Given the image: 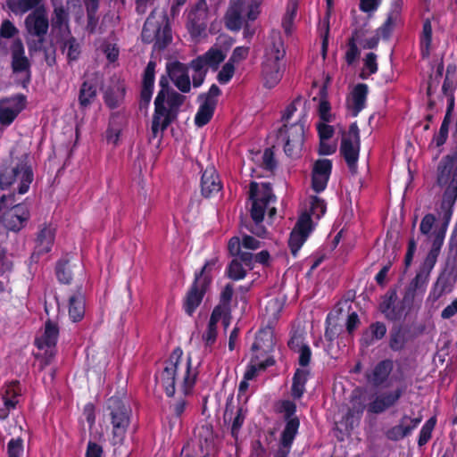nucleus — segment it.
Returning <instances> with one entry per match:
<instances>
[{
	"instance_id": "nucleus-1",
	"label": "nucleus",
	"mask_w": 457,
	"mask_h": 457,
	"mask_svg": "<svg viewBox=\"0 0 457 457\" xmlns=\"http://www.w3.org/2000/svg\"><path fill=\"white\" fill-rule=\"evenodd\" d=\"M198 377L197 368H192V357L187 354L183 359V350L177 346L171 352L169 359L165 361V367L161 373V385L168 397H173L176 386L179 392L183 395L170 405V410L177 418L184 413L187 401L185 396L190 395L196 383Z\"/></svg>"
},
{
	"instance_id": "nucleus-2",
	"label": "nucleus",
	"mask_w": 457,
	"mask_h": 457,
	"mask_svg": "<svg viewBox=\"0 0 457 457\" xmlns=\"http://www.w3.org/2000/svg\"><path fill=\"white\" fill-rule=\"evenodd\" d=\"M160 90L154 99V111L152 118L151 132L153 137L162 133L178 118L179 108L184 104L186 96L170 87L167 76L159 79Z\"/></svg>"
},
{
	"instance_id": "nucleus-3",
	"label": "nucleus",
	"mask_w": 457,
	"mask_h": 457,
	"mask_svg": "<svg viewBox=\"0 0 457 457\" xmlns=\"http://www.w3.org/2000/svg\"><path fill=\"white\" fill-rule=\"evenodd\" d=\"M299 102L298 97L287 105L281 115L283 125L276 132L277 141L283 145L285 154L294 159L301 155L304 143L306 114H303L295 122L288 124L297 110L296 104Z\"/></svg>"
},
{
	"instance_id": "nucleus-4",
	"label": "nucleus",
	"mask_w": 457,
	"mask_h": 457,
	"mask_svg": "<svg viewBox=\"0 0 457 457\" xmlns=\"http://www.w3.org/2000/svg\"><path fill=\"white\" fill-rule=\"evenodd\" d=\"M103 416L111 430L110 444L112 446L124 445L133 417L131 407L120 396L112 395L104 404Z\"/></svg>"
},
{
	"instance_id": "nucleus-5",
	"label": "nucleus",
	"mask_w": 457,
	"mask_h": 457,
	"mask_svg": "<svg viewBox=\"0 0 457 457\" xmlns=\"http://www.w3.org/2000/svg\"><path fill=\"white\" fill-rule=\"evenodd\" d=\"M286 48L279 32H272L270 44L266 47L262 63L264 87L273 88L281 80L285 69Z\"/></svg>"
},
{
	"instance_id": "nucleus-6",
	"label": "nucleus",
	"mask_w": 457,
	"mask_h": 457,
	"mask_svg": "<svg viewBox=\"0 0 457 457\" xmlns=\"http://www.w3.org/2000/svg\"><path fill=\"white\" fill-rule=\"evenodd\" d=\"M249 201L250 216L253 224L247 228L253 235L262 237L267 233L266 228L262 225L265 212L270 203L276 201L272 185L270 182H262L259 186L257 182L252 181L249 187Z\"/></svg>"
},
{
	"instance_id": "nucleus-7",
	"label": "nucleus",
	"mask_w": 457,
	"mask_h": 457,
	"mask_svg": "<svg viewBox=\"0 0 457 457\" xmlns=\"http://www.w3.org/2000/svg\"><path fill=\"white\" fill-rule=\"evenodd\" d=\"M219 262L218 257L204 262V266L194 274V280L183 298V310L192 316L203 302L212 283V271Z\"/></svg>"
},
{
	"instance_id": "nucleus-8",
	"label": "nucleus",
	"mask_w": 457,
	"mask_h": 457,
	"mask_svg": "<svg viewBox=\"0 0 457 457\" xmlns=\"http://www.w3.org/2000/svg\"><path fill=\"white\" fill-rule=\"evenodd\" d=\"M260 14L258 0H234L224 15L225 27L233 32H238L244 23L255 21Z\"/></svg>"
},
{
	"instance_id": "nucleus-9",
	"label": "nucleus",
	"mask_w": 457,
	"mask_h": 457,
	"mask_svg": "<svg viewBox=\"0 0 457 457\" xmlns=\"http://www.w3.org/2000/svg\"><path fill=\"white\" fill-rule=\"evenodd\" d=\"M33 177L32 169L25 161L12 162L0 169V188L6 190L19 181L18 193L24 195L29 191Z\"/></svg>"
},
{
	"instance_id": "nucleus-10",
	"label": "nucleus",
	"mask_w": 457,
	"mask_h": 457,
	"mask_svg": "<svg viewBox=\"0 0 457 457\" xmlns=\"http://www.w3.org/2000/svg\"><path fill=\"white\" fill-rule=\"evenodd\" d=\"M361 148L360 129L356 121L350 124L348 135L340 144V154L345 159L351 173L357 172V162Z\"/></svg>"
},
{
	"instance_id": "nucleus-11",
	"label": "nucleus",
	"mask_w": 457,
	"mask_h": 457,
	"mask_svg": "<svg viewBox=\"0 0 457 457\" xmlns=\"http://www.w3.org/2000/svg\"><path fill=\"white\" fill-rule=\"evenodd\" d=\"M221 95V90L216 84H212L209 90L201 93L197 96L199 108L195 115V124L202 128L208 124L213 117L218 104V97Z\"/></svg>"
},
{
	"instance_id": "nucleus-12",
	"label": "nucleus",
	"mask_w": 457,
	"mask_h": 457,
	"mask_svg": "<svg viewBox=\"0 0 457 457\" xmlns=\"http://www.w3.org/2000/svg\"><path fill=\"white\" fill-rule=\"evenodd\" d=\"M296 404L290 400L281 403V412L284 414L285 427L281 432L279 444L282 448H291L300 428V420L296 413Z\"/></svg>"
},
{
	"instance_id": "nucleus-13",
	"label": "nucleus",
	"mask_w": 457,
	"mask_h": 457,
	"mask_svg": "<svg viewBox=\"0 0 457 457\" xmlns=\"http://www.w3.org/2000/svg\"><path fill=\"white\" fill-rule=\"evenodd\" d=\"M209 8L206 0H197L187 15L186 27L192 37H199L206 30Z\"/></svg>"
},
{
	"instance_id": "nucleus-14",
	"label": "nucleus",
	"mask_w": 457,
	"mask_h": 457,
	"mask_svg": "<svg viewBox=\"0 0 457 457\" xmlns=\"http://www.w3.org/2000/svg\"><path fill=\"white\" fill-rule=\"evenodd\" d=\"M397 291L395 288L388 289L382 296V301L379 303V311L388 320H400L404 316L406 308H411L413 304V303H405L404 295L399 302H397Z\"/></svg>"
},
{
	"instance_id": "nucleus-15",
	"label": "nucleus",
	"mask_w": 457,
	"mask_h": 457,
	"mask_svg": "<svg viewBox=\"0 0 457 457\" xmlns=\"http://www.w3.org/2000/svg\"><path fill=\"white\" fill-rule=\"evenodd\" d=\"M30 218L29 209L23 204H16L6 210L0 216V224L8 231L20 232Z\"/></svg>"
},
{
	"instance_id": "nucleus-16",
	"label": "nucleus",
	"mask_w": 457,
	"mask_h": 457,
	"mask_svg": "<svg viewBox=\"0 0 457 457\" xmlns=\"http://www.w3.org/2000/svg\"><path fill=\"white\" fill-rule=\"evenodd\" d=\"M56 228L51 224L44 223L40 226L35 238L34 250L30 255L33 262H37L41 256L50 253L54 244Z\"/></svg>"
},
{
	"instance_id": "nucleus-17",
	"label": "nucleus",
	"mask_w": 457,
	"mask_h": 457,
	"mask_svg": "<svg viewBox=\"0 0 457 457\" xmlns=\"http://www.w3.org/2000/svg\"><path fill=\"white\" fill-rule=\"evenodd\" d=\"M25 27L28 32L38 38V43L45 41V36L47 34L49 21L45 7L36 8L25 19Z\"/></svg>"
},
{
	"instance_id": "nucleus-18",
	"label": "nucleus",
	"mask_w": 457,
	"mask_h": 457,
	"mask_svg": "<svg viewBox=\"0 0 457 457\" xmlns=\"http://www.w3.org/2000/svg\"><path fill=\"white\" fill-rule=\"evenodd\" d=\"M422 420V416L411 418L407 414H403L399 423L388 428L385 432L386 437L393 442L400 441L412 434Z\"/></svg>"
},
{
	"instance_id": "nucleus-19",
	"label": "nucleus",
	"mask_w": 457,
	"mask_h": 457,
	"mask_svg": "<svg viewBox=\"0 0 457 457\" xmlns=\"http://www.w3.org/2000/svg\"><path fill=\"white\" fill-rule=\"evenodd\" d=\"M168 79H171L176 87L182 93H188L191 82L188 75V67L179 61L169 62L166 65Z\"/></svg>"
},
{
	"instance_id": "nucleus-20",
	"label": "nucleus",
	"mask_w": 457,
	"mask_h": 457,
	"mask_svg": "<svg viewBox=\"0 0 457 457\" xmlns=\"http://www.w3.org/2000/svg\"><path fill=\"white\" fill-rule=\"evenodd\" d=\"M155 67V62L149 61L144 70L140 90V109L147 108L151 102L154 87Z\"/></svg>"
},
{
	"instance_id": "nucleus-21",
	"label": "nucleus",
	"mask_w": 457,
	"mask_h": 457,
	"mask_svg": "<svg viewBox=\"0 0 457 457\" xmlns=\"http://www.w3.org/2000/svg\"><path fill=\"white\" fill-rule=\"evenodd\" d=\"M403 389L397 387L394 391L386 392L377 396L367 407L370 413L380 414L393 407L402 397Z\"/></svg>"
},
{
	"instance_id": "nucleus-22",
	"label": "nucleus",
	"mask_w": 457,
	"mask_h": 457,
	"mask_svg": "<svg viewBox=\"0 0 457 457\" xmlns=\"http://www.w3.org/2000/svg\"><path fill=\"white\" fill-rule=\"evenodd\" d=\"M8 101L13 103L12 107L0 106V125L9 127L26 108L27 98L23 94H17Z\"/></svg>"
},
{
	"instance_id": "nucleus-23",
	"label": "nucleus",
	"mask_w": 457,
	"mask_h": 457,
	"mask_svg": "<svg viewBox=\"0 0 457 457\" xmlns=\"http://www.w3.org/2000/svg\"><path fill=\"white\" fill-rule=\"evenodd\" d=\"M12 54V70L13 73H20L27 71L30 73V62L28 57L25 55L24 46L20 38H16L11 45ZM29 80V77L28 78Z\"/></svg>"
},
{
	"instance_id": "nucleus-24",
	"label": "nucleus",
	"mask_w": 457,
	"mask_h": 457,
	"mask_svg": "<svg viewBox=\"0 0 457 457\" xmlns=\"http://www.w3.org/2000/svg\"><path fill=\"white\" fill-rule=\"evenodd\" d=\"M428 275L423 273L420 270L416 272L415 277L410 281L404 291V302L413 303L415 297H422L427 290V287L429 281Z\"/></svg>"
},
{
	"instance_id": "nucleus-25",
	"label": "nucleus",
	"mask_w": 457,
	"mask_h": 457,
	"mask_svg": "<svg viewBox=\"0 0 457 457\" xmlns=\"http://www.w3.org/2000/svg\"><path fill=\"white\" fill-rule=\"evenodd\" d=\"M200 186L202 195L205 198L212 197L221 190L222 185L214 167H207L204 170Z\"/></svg>"
},
{
	"instance_id": "nucleus-26",
	"label": "nucleus",
	"mask_w": 457,
	"mask_h": 457,
	"mask_svg": "<svg viewBox=\"0 0 457 457\" xmlns=\"http://www.w3.org/2000/svg\"><path fill=\"white\" fill-rule=\"evenodd\" d=\"M402 12V2L396 0L392 3L387 17L384 23L377 29V35L384 40L390 38L395 24Z\"/></svg>"
},
{
	"instance_id": "nucleus-27",
	"label": "nucleus",
	"mask_w": 457,
	"mask_h": 457,
	"mask_svg": "<svg viewBox=\"0 0 457 457\" xmlns=\"http://www.w3.org/2000/svg\"><path fill=\"white\" fill-rule=\"evenodd\" d=\"M126 86L123 81L117 80L112 83L104 93V101L112 110L118 108L124 101Z\"/></svg>"
},
{
	"instance_id": "nucleus-28",
	"label": "nucleus",
	"mask_w": 457,
	"mask_h": 457,
	"mask_svg": "<svg viewBox=\"0 0 457 457\" xmlns=\"http://www.w3.org/2000/svg\"><path fill=\"white\" fill-rule=\"evenodd\" d=\"M225 58L226 54L221 49L211 47L204 54L194 59V65L198 71L202 68H205L206 66L216 70Z\"/></svg>"
},
{
	"instance_id": "nucleus-29",
	"label": "nucleus",
	"mask_w": 457,
	"mask_h": 457,
	"mask_svg": "<svg viewBox=\"0 0 457 457\" xmlns=\"http://www.w3.org/2000/svg\"><path fill=\"white\" fill-rule=\"evenodd\" d=\"M394 369V362L390 359L378 361L370 373L366 374L367 380L375 386L383 385L389 378Z\"/></svg>"
},
{
	"instance_id": "nucleus-30",
	"label": "nucleus",
	"mask_w": 457,
	"mask_h": 457,
	"mask_svg": "<svg viewBox=\"0 0 457 457\" xmlns=\"http://www.w3.org/2000/svg\"><path fill=\"white\" fill-rule=\"evenodd\" d=\"M59 337V327L58 325L52 321L51 320H47L45 323V330L43 335L37 338L35 341V345L39 349L48 348L54 349L57 340Z\"/></svg>"
},
{
	"instance_id": "nucleus-31",
	"label": "nucleus",
	"mask_w": 457,
	"mask_h": 457,
	"mask_svg": "<svg viewBox=\"0 0 457 457\" xmlns=\"http://www.w3.org/2000/svg\"><path fill=\"white\" fill-rule=\"evenodd\" d=\"M21 395V383L18 380H13L5 385L4 392L0 397V402L2 403V405L4 406L9 412H11V411L16 409L19 403V397Z\"/></svg>"
},
{
	"instance_id": "nucleus-32",
	"label": "nucleus",
	"mask_w": 457,
	"mask_h": 457,
	"mask_svg": "<svg viewBox=\"0 0 457 457\" xmlns=\"http://www.w3.org/2000/svg\"><path fill=\"white\" fill-rule=\"evenodd\" d=\"M368 93V86L364 83H359L353 87L351 102L348 103V108L351 110L352 116H358L365 108Z\"/></svg>"
},
{
	"instance_id": "nucleus-33",
	"label": "nucleus",
	"mask_w": 457,
	"mask_h": 457,
	"mask_svg": "<svg viewBox=\"0 0 457 457\" xmlns=\"http://www.w3.org/2000/svg\"><path fill=\"white\" fill-rule=\"evenodd\" d=\"M409 341V330L402 325H395L389 333L388 346L393 352H401L405 349Z\"/></svg>"
},
{
	"instance_id": "nucleus-34",
	"label": "nucleus",
	"mask_w": 457,
	"mask_h": 457,
	"mask_svg": "<svg viewBox=\"0 0 457 457\" xmlns=\"http://www.w3.org/2000/svg\"><path fill=\"white\" fill-rule=\"evenodd\" d=\"M76 265L71 262V256L67 253L60 258L55 264V275L61 284L69 285L73 279V268Z\"/></svg>"
},
{
	"instance_id": "nucleus-35",
	"label": "nucleus",
	"mask_w": 457,
	"mask_h": 457,
	"mask_svg": "<svg viewBox=\"0 0 457 457\" xmlns=\"http://www.w3.org/2000/svg\"><path fill=\"white\" fill-rule=\"evenodd\" d=\"M97 97V84L95 80H85L79 87L78 101L81 109L89 107Z\"/></svg>"
},
{
	"instance_id": "nucleus-36",
	"label": "nucleus",
	"mask_w": 457,
	"mask_h": 457,
	"mask_svg": "<svg viewBox=\"0 0 457 457\" xmlns=\"http://www.w3.org/2000/svg\"><path fill=\"white\" fill-rule=\"evenodd\" d=\"M386 334V326L381 321L371 323L363 332L360 342L363 346H370L376 341L381 340Z\"/></svg>"
},
{
	"instance_id": "nucleus-37",
	"label": "nucleus",
	"mask_w": 457,
	"mask_h": 457,
	"mask_svg": "<svg viewBox=\"0 0 457 457\" xmlns=\"http://www.w3.org/2000/svg\"><path fill=\"white\" fill-rule=\"evenodd\" d=\"M274 345V337L271 328H262L256 333L251 350H262V353H271Z\"/></svg>"
},
{
	"instance_id": "nucleus-38",
	"label": "nucleus",
	"mask_w": 457,
	"mask_h": 457,
	"mask_svg": "<svg viewBox=\"0 0 457 457\" xmlns=\"http://www.w3.org/2000/svg\"><path fill=\"white\" fill-rule=\"evenodd\" d=\"M309 376V370L301 368L295 370L291 386V395L294 399H300L303 395Z\"/></svg>"
},
{
	"instance_id": "nucleus-39",
	"label": "nucleus",
	"mask_w": 457,
	"mask_h": 457,
	"mask_svg": "<svg viewBox=\"0 0 457 457\" xmlns=\"http://www.w3.org/2000/svg\"><path fill=\"white\" fill-rule=\"evenodd\" d=\"M85 315V299L81 293H77L69 298V316L73 322H78Z\"/></svg>"
},
{
	"instance_id": "nucleus-40",
	"label": "nucleus",
	"mask_w": 457,
	"mask_h": 457,
	"mask_svg": "<svg viewBox=\"0 0 457 457\" xmlns=\"http://www.w3.org/2000/svg\"><path fill=\"white\" fill-rule=\"evenodd\" d=\"M432 43V25L428 18L422 24V31L420 37V54L422 58H428L430 54Z\"/></svg>"
},
{
	"instance_id": "nucleus-41",
	"label": "nucleus",
	"mask_w": 457,
	"mask_h": 457,
	"mask_svg": "<svg viewBox=\"0 0 457 457\" xmlns=\"http://www.w3.org/2000/svg\"><path fill=\"white\" fill-rule=\"evenodd\" d=\"M160 24L161 23L153 21L151 15L145 20L141 32V37L144 43H154L158 37Z\"/></svg>"
},
{
	"instance_id": "nucleus-42",
	"label": "nucleus",
	"mask_w": 457,
	"mask_h": 457,
	"mask_svg": "<svg viewBox=\"0 0 457 457\" xmlns=\"http://www.w3.org/2000/svg\"><path fill=\"white\" fill-rule=\"evenodd\" d=\"M225 274L229 279L238 281L247 276V270L237 258H234L228 264Z\"/></svg>"
},
{
	"instance_id": "nucleus-43",
	"label": "nucleus",
	"mask_w": 457,
	"mask_h": 457,
	"mask_svg": "<svg viewBox=\"0 0 457 457\" xmlns=\"http://www.w3.org/2000/svg\"><path fill=\"white\" fill-rule=\"evenodd\" d=\"M42 0H6L8 7L15 13H25L40 7Z\"/></svg>"
},
{
	"instance_id": "nucleus-44",
	"label": "nucleus",
	"mask_w": 457,
	"mask_h": 457,
	"mask_svg": "<svg viewBox=\"0 0 457 457\" xmlns=\"http://www.w3.org/2000/svg\"><path fill=\"white\" fill-rule=\"evenodd\" d=\"M359 39L360 31L358 29H355L347 42L348 48L345 53V58L348 65L353 64L360 56V50L357 46V42L359 41Z\"/></svg>"
},
{
	"instance_id": "nucleus-45",
	"label": "nucleus",
	"mask_w": 457,
	"mask_h": 457,
	"mask_svg": "<svg viewBox=\"0 0 457 457\" xmlns=\"http://www.w3.org/2000/svg\"><path fill=\"white\" fill-rule=\"evenodd\" d=\"M172 40L171 29L168 23L164 26L160 24L158 37L154 41V47L158 51L164 50Z\"/></svg>"
},
{
	"instance_id": "nucleus-46",
	"label": "nucleus",
	"mask_w": 457,
	"mask_h": 457,
	"mask_svg": "<svg viewBox=\"0 0 457 457\" xmlns=\"http://www.w3.org/2000/svg\"><path fill=\"white\" fill-rule=\"evenodd\" d=\"M447 285L448 279L443 275L438 276L436 281L431 287L428 300L432 303L438 301L439 298L446 292Z\"/></svg>"
},
{
	"instance_id": "nucleus-47",
	"label": "nucleus",
	"mask_w": 457,
	"mask_h": 457,
	"mask_svg": "<svg viewBox=\"0 0 457 457\" xmlns=\"http://www.w3.org/2000/svg\"><path fill=\"white\" fill-rule=\"evenodd\" d=\"M255 361L256 360H250L244 374V378L245 380H252L257 375L258 370H265L267 367L274 364V360L272 358H267L263 362H256Z\"/></svg>"
},
{
	"instance_id": "nucleus-48",
	"label": "nucleus",
	"mask_w": 457,
	"mask_h": 457,
	"mask_svg": "<svg viewBox=\"0 0 457 457\" xmlns=\"http://www.w3.org/2000/svg\"><path fill=\"white\" fill-rule=\"evenodd\" d=\"M310 212L308 213L320 220L327 211V204L324 199L317 196L311 195L309 197Z\"/></svg>"
},
{
	"instance_id": "nucleus-49",
	"label": "nucleus",
	"mask_w": 457,
	"mask_h": 457,
	"mask_svg": "<svg viewBox=\"0 0 457 457\" xmlns=\"http://www.w3.org/2000/svg\"><path fill=\"white\" fill-rule=\"evenodd\" d=\"M313 229L311 214L308 212H303L295 223L293 230L308 237Z\"/></svg>"
},
{
	"instance_id": "nucleus-50",
	"label": "nucleus",
	"mask_w": 457,
	"mask_h": 457,
	"mask_svg": "<svg viewBox=\"0 0 457 457\" xmlns=\"http://www.w3.org/2000/svg\"><path fill=\"white\" fill-rule=\"evenodd\" d=\"M436 417H431L428 419L425 424L422 426L418 438V445L420 447L425 445L431 438L433 429L436 426Z\"/></svg>"
},
{
	"instance_id": "nucleus-51",
	"label": "nucleus",
	"mask_w": 457,
	"mask_h": 457,
	"mask_svg": "<svg viewBox=\"0 0 457 457\" xmlns=\"http://www.w3.org/2000/svg\"><path fill=\"white\" fill-rule=\"evenodd\" d=\"M24 440L21 436L12 437L7 443V457H23Z\"/></svg>"
},
{
	"instance_id": "nucleus-52",
	"label": "nucleus",
	"mask_w": 457,
	"mask_h": 457,
	"mask_svg": "<svg viewBox=\"0 0 457 457\" xmlns=\"http://www.w3.org/2000/svg\"><path fill=\"white\" fill-rule=\"evenodd\" d=\"M327 90L326 87L320 89V100L319 104V116L320 119L324 122H329L331 120L330 114V103L326 99Z\"/></svg>"
},
{
	"instance_id": "nucleus-53",
	"label": "nucleus",
	"mask_w": 457,
	"mask_h": 457,
	"mask_svg": "<svg viewBox=\"0 0 457 457\" xmlns=\"http://www.w3.org/2000/svg\"><path fill=\"white\" fill-rule=\"evenodd\" d=\"M68 22L69 13L65 8L62 5L55 7L52 17V26L61 29L63 26H67Z\"/></svg>"
},
{
	"instance_id": "nucleus-54",
	"label": "nucleus",
	"mask_w": 457,
	"mask_h": 457,
	"mask_svg": "<svg viewBox=\"0 0 457 457\" xmlns=\"http://www.w3.org/2000/svg\"><path fill=\"white\" fill-rule=\"evenodd\" d=\"M308 237L292 229L288 239V246L294 257H296Z\"/></svg>"
},
{
	"instance_id": "nucleus-55",
	"label": "nucleus",
	"mask_w": 457,
	"mask_h": 457,
	"mask_svg": "<svg viewBox=\"0 0 457 457\" xmlns=\"http://www.w3.org/2000/svg\"><path fill=\"white\" fill-rule=\"evenodd\" d=\"M64 49H67V59L69 62L77 61L80 55V45L74 37H71L64 42Z\"/></svg>"
},
{
	"instance_id": "nucleus-56",
	"label": "nucleus",
	"mask_w": 457,
	"mask_h": 457,
	"mask_svg": "<svg viewBox=\"0 0 457 457\" xmlns=\"http://www.w3.org/2000/svg\"><path fill=\"white\" fill-rule=\"evenodd\" d=\"M312 173L317 175L329 177L332 172V162L329 159H319L317 160L312 170Z\"/></svg>"
},
{
	"instance_id": "nucleus-57",
	"label": "nucleus",
	"mask_w": 457,
	"mask_h": 457,
	"mask_svg": "<svg viewBox=\"0 0 457 457\" xmlns=\"http://www.w3.org/2000/svg\"><path fill=\"white\" fill-rule=\"evenodd\" d=\"M439 254L440 253L429 250L423 262L420 266L419 270L430 276V273L437 262Z\"/></svg>"
},
{
	"instance_id": "nucleus-58",
	"label": "nucleus",
	"mask_w": 457,
	"mask_h": 457,
	"mask_svg": "<svg viewBox=\"0 0 457 457\" xmlns=\"http://www.w3.org/2000/svg\"><path fill=\"white\" fill-rule=\"evenodd\" d=\"M439 254L440 253L429 250L423 262L420 266L419 270L430 276V273L437 262Z\"/></svg>"
},
{
	"instance_id": "nucleus-59",
	"label": "nucleus",
	"mask_w": 457,
	"mask_h": 457,
	"mask_svg": "<svg viewBox=\"0 0 457 457\" xmlns=\"http://www.w3.org/2000/svg\"><path fill=\"white\" fill-rule=\"evenodd\" d=\"M296 16V5L292 4L291 6L288 5L287 8V12L282 19V27L285 30V32L289 35L291 33L294 20Z\"/></svg>"
},
{
	"instance_id": "nucleus-60",
	"label": "nucleus",
	"mask_w": 457,
	"mask_h": 457,
	"mask_svg": "<svg viewBox=\"0 0 457 457\" xmlns=\"http://www.w3.org/2000/svg\"><path fill=\"white\" fill-rule=\"evenodd\" d=\"M245 413L244 412V410L242 407H239L237 411L236 417L233 420L232 425H231V436L232 437L237 441L238 439V434L239 431L245 422Z\"/></svg>"
},
{
	"instance_id": "nucleus-61",
	"label": "nucleus",
	"mask_w": 457,
	"mask_h": 457,
	"mask_svg": "<svg viewBox=\"0 0 457 457\" xmlns=\"http://www.w3.org/2000/svg\"><path fill=\"white\" fill-rule=\"evenodd\" d=\"M235 73V66L232 62H227L217 75L218 81L224 85L228 83Z\"/></svg>"
},
{
	"instance_id": "nucleus-62",
	"label": "nucleus",
	"mask_w": 457,
	"mask_h": 457,
	"mask_svg": "<svg viewBox=\"0 0 457 457\" xmlns=\"http://www.w3.org/2000/svg\"><path fill=\"white\" fill-rule=\"evenodd\" d=\"M330 314L328 315L326 319V328L324 337L327 341L333 342L341 333L342 328L337 323H331L329 320Z\"/></svg>"
},
{
	"instance_id": "nucleus-63",
	"label": "nucleus",
	"mask_w": 457,
	"mask_h": 457,
	"mask_svg": "<svg viewBox=\"0 0 457 457\" xmlns=\"http://www.w3.org/2000/svg\"><path fill=\"white\" fill-rule=\"evenodd\" d=\"M262 167L269 171L277 168V161L272 147L266 148L262 154Z\"/></svg>"
},
{
	"instance_id": "nucleus-64",
	"label": "nucleus",
	"mask_w": 457,
	"mask_h": 457,
	"mask_svg": "<svg viewBox=\"0 0 457 457\" xmlns=\"http://www.w3.org/2000/svg\"><path fill=\"white\" fill-rule=\"evenodd\" d=\"M329 177L320 176L312 172V188L317 194L323 192L328 183Z\"/></svg>"
}]
</instances>
